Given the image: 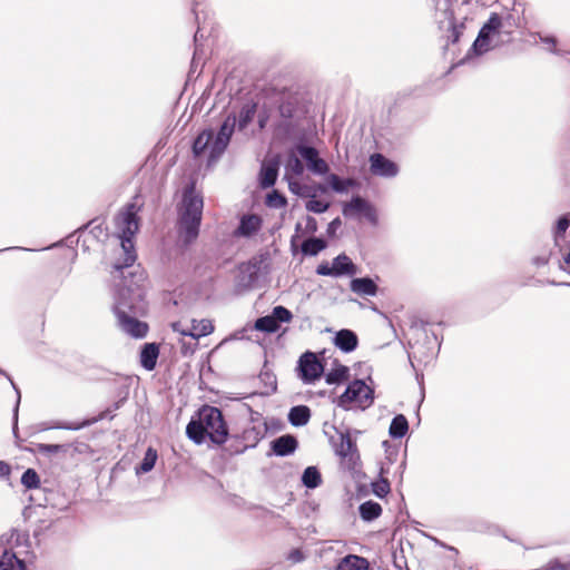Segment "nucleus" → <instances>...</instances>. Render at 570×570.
<instances>
[{"label": "nucleus", "mask_w": 570, "mask_h": 570, "mask_svg": "<svg viewBox=\"0 0 570 570\" xmlns=\"http://www.w3.org/2000/svg\"><path fill=\"white\" fill-rule=\"evenodd\" d=\"M122 283L119 285L115 313L120 328L135 338H142L148 332V325L138 321L135 315L146 311L145 304V281L142 271L136 268L122 275Z\"/></svg>", "instance_id": "1"}, {"label": "nucleus", "mask_w": 570, "mask_h": 570, "mask_svg": "<svg viewBox=\"0 0 570 570\" xmlns=\"http://www.w3.org/2000/svg\"><path fill=\"white\" fill-rule=\"evenodd\" d=\"M139 208L135 203L128 204L115 217L116 235L120 240V252L122 259H117L114 267L117 272L124 268L131 267L136 261V252L134 246V236L139 229V222L137 217Z\"/></svg>", "instance_id": "2"}, {"label": "nucleus", "mask_w": 570, "mask_h": 570, "mask_svg": "<svg viewBox=\"0 0 570 570\" xmlns=\"http://www.w3.org/2000/svg\"><path fill=\"white\" fill-rule=\"evenodd\" d=\"M203 208V196L194 185L188 186L184 190L179 207L180 235L186 244L191 243L198 236Z\"/></svg>", "instance_id": "3"}, {"label": "nucleus", "mask_w": 570, "mask_h": 570, "mask_svg": "<svg viewBox=\"0 0 570 570\" xmlns=\"http://www.w3.org/2000/svg\"><path fill=\"white\" fill-rule=\"evenodd\" d=\"M237 117L230 114L222 124L217 135L212 129L202 131L194 141L193 151L196 156L209 151L210 160H216L227 148L230 137L235 130Z\"/></svg>", "instance_id": "4"}, {"label": "nucleus", "mask_w": 570, "mask_h": 570, "mask_svg": "<svg viewBox=\"0 0 570 570\" xmlns=\"http://www.w3.org/2000/svg\"><path fill=\"white\" fill-rule=\"evenodd\" d=\"M503 19L498 13H491L489 20L481 28L472 50L475 55H483L495 48L501 42V29L503 28Z\"/></svg>", "instance_id": "5"}, {"label": "nucleus", "mask_w": 570, "mask_h": 570, "mask_svg": "<svg viewBox=\"0 0 570 570\" xmlns=\"http://www.w3.org/2000/svg\"><path fill=\"white\" fill-rule=\"evenodd\" d=\"M199 415L210 441L216 444L225 443L228 436V430L222 412L217 407L206 405L200 409Z\"/></svg>", "instance_id": "6"}, {"label": "nucleus", "mask_w": 570, "mask_h": 570, "mask_svg": "<svg viewBox=\"0 0 570 570\" xmlns=\"http://www.w3.org/2000/svg\"><path fill=\"white\" fill-rule=\"evenodd\" d=\"M373 391L363 381L352 382L345 392L338 397L337 405L348 409L352 405L365 409L373 401Z\"/></svg>", "instance_id": "7"}, {"label": "nucleus", "mask_w": 570, "mask_h": 570, "mask_svg": "<svg viewBox=\"0 0 570 570\" xmlns=\"http://www.w3.org/2000/svg\"><path fill=\"white\" fill-rule=\"evenodd\" d=\"M343 215L345 217L363 216L374 225L377 223V214L375 208L360 196H354L348 203L344 205Z\"/></svg>", "instance_id": "8"}, {"label": "nucleus", "mask_w": 570, "mask_h": 570, "mask_svg": "<svg viewBox=\"0 0 570 570\" xmlns=\"http://www.w3.org/2000/svg\"><path fill=\"white\" fill-rule=\"evenodd\" d=\"M323 370V365L312 352L304 353L298 361L299 376L305 383L320 379Z\"/></svg>", "instance_id": "9"}, {"label": "nucleus", "mask_w": 570, "mask_h": 570, "mask_svg": "<svg viewBox=\"0 0 570 570\" xmlns=\"http://www.w3.org/2000/svg\"><path fill=\"white\" fill-rule=\"evenodd\" d=\"M372 175L382 178H393L399 174V166L384 155L375 153L368 158Z\"/></svg>", "instance_id": "10"}, {"label": "nucleus", "mask_w": 570, "mask_h": 570, "mask_svg": "<svg viewBox=\"0 0 570 570\" xmlns=\"http://www.w3.org/2000/svg\"><path fill=\"white\" fill-rule=\"evenodd\" d=\"M299 156L306 161L308 170L316 175H325L330 167L327 163L318 156V151L314 147L299 145L296 147Z\"/></svg>", "instance_id": "11"}, {"label": "nucleus", "mask_w": 570, "mask_h": 570, "mask_svg": "<svg viewBox=\"0 0 570 570\" xmlns=\"http://www.w3.org/2000/svg\"><path fill=\"white\" fill-rule=\"evenodd\" d=\"M10 540L0 537V570H26V562L9 548Z\"/></svg>", "instance_id": "12"}, {"label": "nucleus", "mask_w": 570, "mask_h": 570, "mask_svg": "<svg viewBox=\"0 0 570 570\" xmlns=\"http://www.w3.org/2000/svg\"><path fill=\"white\" fill-rule=\"evenodd\" d=\"M297 444L295 436L285 434L272 442V450L278 456H286L295 452Z\"/></svg>", "instance_id": "13"}, {"label": "nucleus", "mask_w": 570, "mask_h": 570, "mask_svg": "<svg viewBox=\"0 0 570 570\" xmlns=\"http://www.w3.org/2000/svg\"><path fill=\"white\" fill-rule=\"evenodd\" d=\"M350 288L360 296H375L377 294V285L370 277L352 279Z\"/></svg>", "instance_id": "14"}, {"label": "nucleus", "mask_w": 570, "mask_h": 570, "mask_svg": "<svg viewBox=\"0 0 570 570\" xmlns=\"http://www.w3.org/2000/svg\"><path fill=\"white\" fill-rule=\"evenodd\" d=\"M335 345L345 353L352 352L357 346V336L350 330H341L334 338Z\"/></svg>", "instance_id": "15"}, {"label": "nucleus", "mask_w": 570, "mask_h": 570, "mask_svg": "<svg viewBox=\"0 0 570 570\" xmlns=\"http://www.w3.org/2000/svg\"><path fill=\"white\" fill-rule=\"evenodd\" d=\"M158 356L159 347L157 344H145L140 353L141 366L147 371H153L156 367Z\"/></svg>", "instance_id": "16"}, {"label": "nucleus", "mask_w": 570, "mask_h": 570, "mask_svg": "<svg viewBox=\"0 0 570 570\" xmlns=\"http://www.w3.org/2000/svg\"><path fill=\"white\" fill-rule=\"evenodd\" d=\"M262 226V219L257 215H245L240 219L237 234L240 236H252L256 234Z\"/></svg>", "instance_id": "17"}, {"label": "nucleus", "mask_w": 570, "mask_h": 570, "mask_svg": "<svg viewBox=\"0 0 570 570\" xmlns=\"http://www.w3.org/2000/svg\"><path fill=\"white\" fill-rule=\"evenodd\" d=\"M278 174V163L277 161H268L263 164L259 175L261 186L263 188L272 187Z\"/></svg>", "instance_id": "18"}, {"label": "nucleus", "mask_w": 570, "mask_h": 570, "mask_svg": "<svg viewBox=\"0 0 570 570\" xmlns=\"http://www.w3.org/2000/svg\"><path fill=\"white\" fill-rule=\"evenodd\" d=\"M304 173V165L295 153H291L285 164V179H296Z\"/></svg>", "instance_id": "19"}, {"label": "nucleus", "mask_w": 570, "mask_h": 570, "mask_svg": "<svg viewBox=\"0 0 570 570\" xmlns=\"http://www.w3.org/2000/svg\"><path fill=\"white\" fill-rule=\"evenodd\" d=\"M570 227V214L562 215L556 222L552 228L553 242L557 247L562 249L566 233Z\"/></svg>", "instance_id": "20"}, {"label": "nucleus", "mask_w": 570, "mask_h": 570, "mask_svg": "<svg viewBox=\"0 0 570 570\" xmlns=\"http://www.w3.org/2000/svg\"><path fill=\"white\" fill-rule=\"evenodd\" d=\"M214 331V326L209 320H191L188 322V336L199 338L209 335Z\"/></svg>", "instance_id": "21"}, {"label": "nucleus", "mask_w": 570, "mask_h": 570, "mask_svg": "<svg viewBox=\"0 0 570 570\" xmlns=\"http://www.w3.org/2000/svg\"><path fill=\"white\" fill-rule=\"evenodd\" d=\"M368 569V562L365 558L355 556V554H348L344 557L338 564L336 566L335 570H367Z\"/></svg>", "instance_id": "22"}, {"label": "nucleus", "mask_w": 570, "mask_h": 570, "mask_svg": "<svg viewBox=\"0 0 570 570\" xmlns=\"http://www.w3.org/2000/svg\"><path fill=\"white\" fill-rule=\"evenodd\" d=\"M186 434L190 440H193L197 444H202L205 441V436L207 434L199 414L198 420H191L188 423L186 428Z\"/></svg>", "instance_id": "23"}, {"label": "nucleus", "mask_w": 570, "mask_h": 570, "mask_svg": "<svg viewBox=\"0 0 570 570\" xmlns=\"http://www.w3.org/2000/svg\"><path fill=\"white\" fill-rule=\"evenodd\" d=\"M332 266L337 276L342 275H354L356 274V266L353 262L344 254L338 255L333 259Z\"/></svg>", "instance_id": "24"}, {"label": "nucleus", "mask_w": 570, "mask_h": 570, "mask_svg": "<svg viewBox=\"0 0 570 570\" xmlns=\"http://www.w3.org/2000/svg\"><path fill=\"white\" fill-rule=\"evenodd\" d=\"M311 417V411L305 405H297L291 409L288 413V421L294 426H303L307 424Z\"/></svg>", "instance_id": "25"}, {"label": "nucleus", "mask_w": 570, "mask_h": 570, "mask_svg": "<svg viewBox=\"0 0 570 570\" xmlns=\"http://www.w3.org/2000/svg\"><path fill=\"white\" fill-rule=\"evenodd\" d=\"M358 512L361 518L368 522L377 519L381 515L382 507L377 502L366 501L360 505Z\"/></svg>", "instance_id": "26"}, {"label": "nucleus", "mask_w": 570, "mask_h": 570, "mask_svg": "<svg viewBox=\"0 0 570 570\" xmlns=\"http://www.w3.org/2000/svg\"><path fill=\"white\" fill-rule=\"evenodd\" d=\"M409 430V423L404 415H396L390 425L389 433L394 439L403 438Z\"/></svg>", "instance_id": "27"}, {"label": "nucleus", "mask_w": 570, "mask_h": 570, "mask_svg": "<svg viewBox=\"0 0 570 570\" xmlns=\"http://www.w3.org/2000/svg\"><path fill=\"white\" fill-rule=\"evenodd\" d=\"M257 105L253 101H248L243 105L239 117H238V128L239 130H243L247 127L249 122L254 119V116L256 114Z\"/></svg>", "instance_id": "28"}, {"label": "nucleus", "mask_w": 570, "mask_h": 570, "mask_svg": "<svg viewBox=\"0 0 570 570\" xmlns=\"http://www.w3.org/2000/svg\"><path fill=\"white\" fill-rule=\"evenodd\" d=\"M303 484L308 489L317 488L322 482V476L317 468L308 466L304 470L302 475Z\"/></svg>", "instance_id": "29"}, {"label": "nucleus", "mask_w": 570, "mask_h": 570, "mask_svg": "<svg viewBox=\"0 0 570 570\" xmlns=\"http://www.w3.org/2000/svg\"><path fill=\"white\" fill-rule=\"evenodd\" d=\"M157 458V451L153 448H148L140 465L136 468V473L140 474L151 471L156 464Z\"/></svg>", "instance_id": "30"}, {"label": "nucleus", "mask_w": 570, "mask_h": 570, "mask_svg": "<svg viewBox=\"0 0 570 570\" xmlns=\"http://www.w3.org/2000/svg\"><path fill=\"white\" fill-rule=\"evenodd\" d=\"M328 184L336 193H347L351 187L355 185V181L351 178L342 179L335 174H331L327 178Z\"/></svg>", "instance_id": "31"}, {"label": "nucleus", "mask_w": 570, "mask_h": 570, "mask_svg": "<svg viewBox=\"0 0 570 570\" xmlns=\"http://www.w3.org/2000/svg\"><path fill=\"white\" fill-rule=\"evenodd\" d=\"M348 376V368L344 365L337 364L326 374V383L336 384L345 381Z\"/></svg>", "instance_id": "32"}, {"label": "nucleus", "mask_w": 570, "mask_h": 570, "mask_svg": "<svg viewBox=\"0 0 570 570\" xmlns=\"http://www.w3.org/2000/svg\"><path fill=\"white\" fill-rule=\"evenodd\" d=\"M291 193L298 197L309 198L315 193L311 186L301 184L297 178L287 181Z\"/></svg>", "instance_id": "33"}, {"label": "nucleus", "mask_w": 570, "mask_h": 570, "mask_svg": "<svg viewBox=\"0 0 570 570\" xmlns=\"http://www.w3.org/2000/svg\"><path fill=\"white\" fill-rule=\"evenodd\" d=\"M326 247V244L321 238L306 239L302 245V250L307 255H317Z\"/></svg>", "instance_id": "34"}, {"label": "nucleus", "mask_w": 570, "mask_h": 570, "mask_svg": "<svg viewBox=\"0 0 570 570\" xmlns=\"http://www.w3.org/2000/svg\"><path fill=\"white\" fill-rule=\"evenodd\" d=\"M305 208L308 212L322 214L330 208V203L322 199H317L316 194L314 193L313 196H311L306 202Z\"/></svg>", "instance_id": "35"}, {"label": "nucleus", "mask_w": 570, "mask_h": 570, "mask_svg": "<svg viewBox=\"0 0 570 570\" xmlns=\"http://www.w3.org/2000/svg\"><path fill=\"white\" fill-rule=\"evenodd\" d=\"M278 324L275 322L272 315L261 317L255 322V328L266 333H274L278 330Z\"/></svg>", "instance_id": "36"}, {"label": "nucleus", "mask_w": 570, "mask_h": 570, "mask_svg": "<svg viewBox=\"0 0 570 570\" xmlns=\"http://www.w3.org/2000/svg\"><path fill=\"white\" fill-rule=\"evenodd\" d=\"M266 205L271 208H282L286 205V198L277 190H272L266 196Z\"/></svg>", "instance_id": "37"}, {"label": "nucleus", "mask_w": 570, "mask_h": 570, "mask_svg": "<svg viewBox=\"0 0 570 570\" xmlns=\"http://www.w3.org/2000/svg\"><path fill=\"white\" fill-rule=\"evenodd\" d=\"M353 449H354V443L351 440L350 435L348 434H342L341 435V442H340V445L337 448V453L341 456L346 458V456H348L352 453Z\"/></svg>", "instance_id": "38"}, {"label": "nucleus", "mask_w": 570, "mask_h": 570, "mask_svg": "<svg viewBox=\"0 0 570 570\" xmlns=\"http://www.w3.org/2000/svg\"><path fill=\"white\" fill-rule=\"evenodd\" d=\"M21 483L28 489L37 488L39 485V476L37 472L32 469H28L22 474Z\"/></svg>", "instance_id": "39"}, {"label": "nucleus", "mask_w": 570, "mask_h": 570, "mask_svg": "<svg viewBox=\"0 0 570 570\" xmlns=\"http://www.w3.org/2000/svg\"><path fill=\"white\" fill-rule=\"evenodd\" d=\"M275 322L278 324L279 322L287 323L292 320V313L284 306L274 307L272 314Z\"/></svg>", "instance_id": "40"}, {"label": "nucleus", "mask_w": 570, "mask_h": 570, "mask_svg": "<svg viewBox=\"0 0 570 570\" xmlns=\"http://www.w3.org/2000/svg\"><path fill=\"white\" fill-rule=\"evenodd\" d=\"M39 452L43 454H57L60 451L63 450V445L59 444H39L38 445Z\"/></svg>", "instance_id": "41"}, {"label": "nucleus", "mask_w": 570, "mask_h": 570, "mask_svg": "<svg viewBox=\"0 0 570 570\" xmlns=\"http://www.w3.org/2000/svg\"><path fill=\"white\" fill-rule=\"evenodd\" d=\"M316 273L318 275H323V276H333V277H337L334 268L332 265H330L328 263H323V264H320L317 266V269H316Z\"/></svg>", "instance_id": "42"}, {"label": "nucleus", "mask_w": 570, "mask_h": 570, "mask_svg": "<svg viewBox=\"0 0 570 570\" xmlns=\"http://www.w3.org/2000/svg\"><path fill=\"white\" fill-rule=\"evenodd\" d=\"M390 491V485L385 480L374 483V492L379 497H384Z\"/></svg>", "instance_id": "43"}, {"label": "nucleus", "mask_w": 570, "mask_h": 570, "mask_svg": "<svg viewBox=\"0 0 570 570\" xmlns=\"http://www.w3.org/2000/svg\"><path fill=\"white\" fill-rule=\"evenodd\" d=\"M173 331L183 336H188V323L179 321L171 324Z\"/></svg>", "instance_id": "44"}, {"label": "nucleus", "mask_w": 570, "mask_h": 570, "mask_svg": "<svg viewBox=\"0 0 570 570\" xmlns=\"http://www.w3.org/2000/svg\"><path fill=\"white\" fill-rule=\"evenodd\" d=\"M540 38V41L544 45L548 46V50L551 51V52H557L556 50V45H557V39L554 37H549V36H539Z\"/></svg>", "instance_id": "45"}, {"label": "nucleus", "mask_w": 570, "mask_h": 570, "mask_svg": "<svg viewBox=\"0 0 570 570\" xmlns=\"http://www.w3.org/2000/svg\"><path fill=\"white\" fill-rule=\"evenodd\" d=\"M86 425H87V422H82L79 424L58 423V424L53 425L52 428L53 429H62V430H80Z\"/></svg>", "instance_id": "46"}, {"label": "nucleus", "mask_w": 570, "mask_h": 570, "mask_svg": "<svg viewBox=\"0 0 570 570\" xmlns=\"http://www.w3.org/2000/svg\"><path fill=\"white\" fill-rule=\"evenodd\" d=\"M306 233L313 234L317 230V222L314 217L307 216L305 224Z\"/></svg>", "instance_id": "47"}, {"label": "nucleus", "mask_w": 570, "mask_h": 570, "mask_svg": "<svg viewBox=\"0 0 570 570\" xmlns=\"http://www.w3.org/2000/svg\"><path fill=\"white\" fill-rule=\"evenodd\" d=\"M341 224L342 223L340 218L333 219L327 226V234L330 236H334L336 230L341 227Z\"/></svg>", "instance_id": "48"}, {"label": "nucleus", "mask_w": 570, "mask_h": 570, "mask_svg": "<svg viewBox=\"0 0 570 570\" xmlns=\"http://www.w3.org/2000/svg\"><path fill=\"white\" fill-rule=\"evenodd\" d=\"M304 559V556L303 553L299 551V550H293L289 554H288V560H291L293 563H297V562H301L302 560Z\"/></svg>", "instance_id": "49"}, {"label": "nucleus", "mask_w": 570, "mask_h": 570, "mask_svg": "<svg viewBox=\"0 0 570 570\" xmlns=\"http://www.w3.org/2000/svg\"><path fill=\"white\" fill-rule=\"evenodd\" d=\"M9 466L3 462H0V476L9 474Z\"/></svg>", "instance_id": "50"}, {"label": "nucleus", "mask_w": 570, "mask_h": 570, "mask_svg": "<svg viewBox=\"0 0 570 570\" xmlns=\"http://www.w3.org/2000/svg\"><path fill=\"white\" fill-rule=\"evenodd\" d=\"M19 402H20V395L18 394V401H17V405H16V409H14V419L17 420V416H18V405H19Z\"/></svg>", "instance_id": "51"}, {"label": "nucleus", "mask_w": 570, "mask_h": 570, "mask_svg": "<svg viewBox=\"0 0 570 570\" xmlns=\"http://www.w3.org/2000/svg\"><path fill=\"white\" fill-rule=\"evenodd\" d=\"M299 230H301V224H299V223H297V224H296V232H299Z\"/></svg>", "instance_id": "52"}, {"label": "nucleus", "mask_w": 570, "mask_h": 570, "mask_svg": "<svg viewBox=\"0 0 570 570\" xmlns=\"http://www.w3.org/2000/svg\"><path fill=\"white\" fill-rule=\"evenodd\" d=\"M318 189L322 190V191H325V187L322 186V185L318 186Z\"/></svg>", "instance_id": "53"}]
</instances>
